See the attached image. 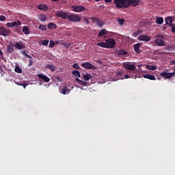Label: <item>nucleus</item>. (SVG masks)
<instances>
[{
	"mask_svg": "<svg viewBox=\"0 0 175 175\" xmlns=\"http://www.w3.org/2000/svg\"><path fill=\"white\" fill-rule=\"evenodd\" d=\"M105 42L107 46V49H114V47H116V40L114 39H107Z\"/></svg>",
	"mask_w": 175,
	"mask_h": 175,
	"instance_id": "nucleus-4",
	"label": "nucleus"
},
{
	"mask_svg": "<svg viewBox=\"0 0 175 175\" xmlns=\"http://www.w3.org/2000/svg\"><path fill=\"white\" fill-rule=\"evenodd\" d=\"M37 9L39 10H44V12H47L49 10L48 7L44 4H40L37 6Z\"/></svg>",
	"mask_w": 175,
	"mask_h": 175,
	"instance_id": "nucleus-18",
	"label": "nucleus"
},
{
	"mask_svg": "<svg viewBox=\"0 0 175 175\" xmlns=\"http://www.w3.org/2000/svg\"><path fill=\"white\" fill-rule=\"evenodd\" d=\"M85 23H86V24H90V21H88V19H85L84 20Z\"/></svg>",
	"mask_w": 175,
	"mask_h": 175,
	"instance_id": "nucleus-52",
	"label": "nucleus"
},
{
	"mask_svg": "<svg viewBox=\"0 0 175 175\" xmlns=\"http://www.w3.org/2000/svg\"><path fill=\"white\" fill-rule=\"evenodd\" d=\"M156 23L159 24V25H162L163 24V18L157 16L156 18Z\"/></svg>",
	"mask_w": 175,
	"mask_h": 175,
	"instance_id": "nucleus-24",
	"label": "nucleus"
},
{
	"mask_svg": "<svg viewBox=\"0 0 175 175\" xmlns=\"http://www.w3.org/2000/svg\"><path fill=\"white\" fill-rule=\"evenodd\" d=\"M124 68L127 69V70H135V69H136V66L128 63H124Z\"/></svg>",
	"mask_w": 175,
	"mask_h": 175,
	"instance_id": "nucleus-13",
	"label": "nucleus"
},
{
	"mask_svg": "<svg viewBox=\"0 0 175 175\" xmlns=\"http://www.w3.org/2000/svg\"><path fill=\"white\" fill-rule=\"evenodd\" d=\"M160 75L165 79H172V77H174L175 75V72H166L163 71V72H161Z\"/></svg>",
	"mask_w": 175,
	"mask_h": 175,
	"instance_id": "nucleus-6",
	"label": "nucleus"
},
{
	"mask_svg": "<svg viewBox=\"0 0 175 175\" xmlns=\"http://www.w3.org/2000/svg\"><path fill=\"white\" fill-rule=\"evenodd\" d=\"M129 2V6H133V8H136V6H139V3H140V0H128Z\"/></svg>",
	"mask_w": 175,
	"mask_h": 175,
	"instance_id": "nucleus-12",
	"label": "nucleus"
},
{
	"mask_svg": "<svg viewBox=\"0 0 175 175\" xmlns=\"http://www.w3.org/2000/svg\"><path fill=\"white\" fill-rule=\"evenodd\" d=\"M144 79H148V80H156L155 76L151 75L150 74H146L144 75Z\"/></svg>",
	"mask_w": 175,
	"mask_h": 175,
	"instance_id": "nucleus-21",
	"label": "nucleus"
},
{
	"mask_svg": "<svg viewBox=\"0 0 175 175\" xmlns=\"http://www.w3.org/2000/svg\"><path fill=\"white\" fill-rule=\"evenodd\" d=\"M81 66L85 69H93L95 70V66L92 65V64L90 62H84L81 64Z\"/></svg>",
	"mask_w": 175,
	"mask_h": 175,
	"instance_id": "nucleus-8",
	"label": "nucleus"
},
{
	"mask_svg": "<svg viewBox=\"0 0 175 175\" xmlns=\"http://www.w3.org/2000/svg\"><path fill=\"white\" fill-rule=\"evenodd\" d=\"M111 1H113V0H105V2H106L107 3H110V2H111Z\"/></svg>",
	"mask_w": 175,
	"mask_h": 175,
	"instance_id": "nucleus-53",
	"label": "nucleus"
},
{
	"mask_svg": "<svg viewBox=\"0 0 175 175\" xmlns=\"http://www.w3.org/2000/svg\"><path fill=\"white\" fill-rule=\"evenodd\" d=\"M14 46L17 50H24V49H25V45L21 42H16Z\"/></svg>",
	"mask_w": 175,
	"mask_h": 175,
	"instance_id": "nucleus-15",
	"label": "nucleus"
},
{
	"mask_svg": "<svg viewBox=\"0 0 175 175\" xmlns=\"http://www.w3.org/2000/svg\"><path fill=\"white\" fill-rule=\"evenodd\" d=\"M133 36L134 38H136L137 36H139V31L135 32L133 33Z\"/></svg>",
	"mask_w": 175,
	"mask_h": 175,
	"instance_id": "nucleus-48",
	"label": "nucleus"
},
{
	"mask_svg": "<svg viewBox=\"0 0 175 175\" xmlns=\"http://www.w3.org/2000/svg\"><path fill=\"white\" fill-rule=\"evenodd\" d=\"M47 28H48V29H57V25H55L53 23H51L48 24Z\"/></svg>",
	"mask_w": 175,
	"mask_h": 175,
	"instance_id": "nucleus-25",
	"label": "nucleus"
},
{
	"mask_svg": "<svg viewBox=\"0 0 175 175\" xmlns=\"http://www.w3.org/2000/svg\"><path fill=\"white\" fill-rule=\"evenodd\" d=\"M121 80H124V79H123V78H121Z\"/></svg>",
	"mask_w": 175,
	"mask_h": 175,
	"instance_id": "nucleus-57",
	"label": "nucleus"
},
{
	"mask_svg": "<svg viewBox=\"0 0 175 175\" xmlns=\"http://www.w3.org/2000/svg\"><path fill=\"white\" fill-rule=\"evenodd\" d=\"M79 85H82L83 87H85L87 85V82L84 81H81L79 82Z\"/></svg>",
	"mask_w": 175,
	"mask_h": 175,
	"instance_id": "nucleus-41",
	"label": "nucleus"
},
{
	"mask_svg": "<svg viewBox=\"0 0 175 175\" xmlns=\"http://www.w3.org/2000/svg\"><path fill=\"white\" fill-rule=\"evenodd\" d=\"M142 46V44L137 43L133 45L134 50L137 54H140V46Z\"/></svg>",
	"mask_w": 175,
	"mask_h": 175,
	"instance_id": "nucleus-17",
	"label": "nucleus"
},
{
	"mask_svg": "<svg viewBox=\"0 0 175 175\" xmlns=\"http://www.w3.org/2000/svg\"><path fill=\"white\" fill-rule=\"evenodd\" d=\"M0 55H3V52H2V50L0 49Z\"/></svg>",
	"mask_w": 175,
	"mask_h": 175,
	"instance_id": "nucleus-54",
	"label": "nucleus"
},
{
	"mask_svg": "<svg viewBox=\"0 0 175 175\" xmlns=\"http://www.w3.org/2000/svg\"><path fill=\"white\" fill-rule=\"evenodd\" d=\"M173 21V19L172 18V16H168L165 18V24L167 25H170L172 27V22Z\"/></svg>",
	"mask_w": 175,
	"mask_h": 175,
	"instance_id": "nucleus-23",
	"label": "nucleus"
},
{
	"mask_svg": "<svg viewBox=\"0 0 175 175\" xmlns=\"http://www.w3.org/2000/svg\"><path fill=\"white\" fill-rule=\"evenodd\" d=\"M38 29L41 31H46L47 27L45 25H40Z\"/></svg>",
	"mask_w": 175,
	"mask_h": 175,
	"instance_id": "nucleus-34",
	"label": "nucleus"
},
{
	"mask_svg": "<svg viewBox=\"0 0 175 175\" xmlns=\"http://www.w3.org/2000/svg\"><path fill=\"white\" fill-rule=\"evenodd\" d=\"M6 20V16L3 15L0 16V21H5Z\"/></svg>",
	"mask_w": 175,
	"mask_h": 175,
	"instance_id": "nucleus-45",
	"label": "nucleus"
},
{
	"mask_svg": "<svg viewBox=\"0 0 175 175\" xmlns=\"http://www.w3.org/2000/svg\"><path fill=\"white\" fill-rule=\"evenodd\" d=\"M72 9H73V12H75L76 13H80L85 10V8L81 5H74L72 7Z\"/></svg>",
	"mask_w": 175,
	"mask_h": 175,
	"instance_id": "nucleus-5",
	"label": "nucleus"
},
{
	"mask_svg": "<svg viewBox=\"0 0 175 175\" xmlns=\"http://www.w3.org/2000/svg\"><path fill=\"white\" fill-rule=\"evenodd\" d=\"M56 80L57 81H59L60 83H61V81H62V79H61V77L59 76L56 77Z\"/></svg>",
	"mask_w": 175,
	"mask_h": 175,
	"instance_id": "nucleus-49",
	"label": "nucleus"
},
{
	"mask_svg": "<svg viewBox=\"0 0 175 175\" xmlns=\"http://www.w3.org/2000/svg\"><path fill=\"white\" fill-rule=\"evenodd\" d=\"M33 65V61L32 59H29L28 66H32Z\"/></svg>",
	"mask_w": 175,
	"mask_h": 175,
	"instance_id": "nucleus-46",
	"label": "nucleus"
},
{
	"mask_svg": "<svg viewBox=\"0 0 175 175\" xmlns=\"http://www.w3.org/2000/svg\"><path fill=\"white\" fill-rule=\"evenodd\" d=\"M69 92H70V90L68 89V87L64 86L62 90V94H63V95H66V94H69Z\"/></svg>",
	"mask_w": 175,
	"mask_h": 175,
	"instance_id": "nucleus-22",
	"label": "nucleus"
},
{
	"mask_svg": "<svg viewBox=\"0 0 175 175\" xmlns=\"http://www.w3.org/2000/svg\"><path fill=\"white\" fill-rule=\"evenodd\" d=\"M172 65H175V61H172Z\"/></svg>",
	"mask_w": 175,
	"mask_h": 175,
	"instance_id": "nucleus-56",
	"label": "nucleus"
},
{
	"mask_svg": "<svg viewBox=\"0 0 175 175\" xmlns=\"http://www.w3.org/2000/svg\"><path fill=\"white\" fill-rule=\"evenodd\" d=\"M54 46H55V43L53 40H51L49 42V48L53 49Z\"/></svg>",
	"mask_w": 175,
	"mask_h": 175,
	"instance_id": "nucleus-40",
	"label": "nucleus"
},
{
	"mask_svg": "<svg viewBox=\"0 0 175 175\" xmlns=\"http://www.w3.org/2000/svg\"><path fill=\"white\" fill-rule=\"evenodd\" d=\"M67 20L72 23H80V21H81V17L76 14H72L68 15Z\"/></svg>",
	"mask_w": 175,
	"mask_h": 175,
	"instance_id": "nucleus-2",
	"label": "nucleus"
},
{
	"mask_svg": "<svg viewBox=\"0 0 175 175\" xmlns=\"http://www.w3.org/2000/svg\"><path fill=\"white\" fill-rule=\"evenodd\" d=\"M45 68L46 69H49L50 70H51V72H54V70H55V67H54V66L51 64H46Z\"/></svg>",
	"mask_w": 175,
	"mask_h": 175,
	"instance_id": "nucleus-27",
	"label": "nucleus"
},
{
	"mask_svg": "<svg viewBox=\"0 0 175 175\" xmlns=\"http://www.w3.org/2000/svg\"><path fill=\"white\" fill-rule=\"evenodd\" d=\"M38 77H39V79H41V80H43V81H44L45 83H49V81H50V78L43 74H38Z\"/></svg>",
	"mask_w": 175,
	"mask_h": 175,
	"instance_id": "nucleus-14",
	"label": "nucleus"
},
{
	"mask_svg": "<svg viewBox=\"0 0 175 175\" xmlns=\"http://www.w3.org/2000/svg\"><path fill=\"white\" fill-rule=\"evenodd\" d=\"M72 68L74 69H80V66H79V64H77V63H75L73 65H72Z\"/></svg>",
	"mask_w": 175,
	"mask_h": 175,
	"instance_id": "nucleus-42",
	"label": "nucleus"
},
{
	"mask_svg": "<svg viewBox=\"0 0 175 175\" xmlns=\"http://www.w3.org/2000/svg\"><path fill=\"white\" fill-rule=\"evenodd\" d=\"M39 19L40 21H42V23H44V21H46V20L47 19V18L46 17V15L44 14H41L39 17Z\"/></svg>",
	"mask_w": 175,
	"mask_h": 175,
	"instance_id": "nucleus-32",
	"label": "nucleus"
},
{
	"mask_svg": "<svg viewBox=\"0 0 175 175\" xmlns=\"http://www.w3.org/2000/svg\"><path fill=\"white\" fill-rule=\"evenodd\" d=\"M69 14L64 12V11H59L56 13L57 17H59L60 18L66 19L68 18Z\"/></svg>",
	"mask_w": 175,
	"mask_h": 175,
	"instance_id": "nucleus-7",
	"label": "nucleus"
},
{
	"mask_svg": "<svg viewBox=\"0 0 175 175\" xmlns=\"http://www.w3.org/2000/svg\"><path fill=\"white\" fill-rule=\"evenodd\" d=\"M97 25H98V27H100V28H102V27H103V25H105V22H103V21L99 19L98 21L97 22Z\"/></svg>",
	"mask_w": 175,
	"mask_h": 175,
	"instance_id": "nucleus-33",
	"label": "nucleus"
},
{
	"mask_svg": "<svg viewBox=\"0 0 175 175\" xmlns=\"http://www.w3.org/2000/svg\"><path fill=\"white\" fill-rule=\"evenodd\" d=\"M75 80L77 81L78 84H79L80 82L81 81V80H80V79L79 78H76Z\"/></svg>",
	"mask_w": 175,
	"mask_h": 175,
	"instance_id": "nucleus-51",
	"label": "nucleus"
},
{
	"mask_svg": "<svg viewBox=\"0 0 175 175\" xmlns=\"http://www.w3.org/2000/svg\"><path fill=\"white\" fill-rule=\"evenodd\" d=\"M116 9H128L129 3L128 0H113Z\"/></svg>",
	"mask_w": 175,
	"mask_h": 175,
	"instance_id": "nucleus-1",
	"label": "nucleus"
},
{
	"mask_svg": "<svg viewBox=\"0 0 175 175\" xmlns=\"http://www.w3.org/2000/svg\"><path fill=\"white\" fill-rule=\"evenodd\" d=\"M138 40L142 42H150L151 40V37L146 35H142L138 36Z\"/></svg>",
	"mask_w": 175,
	"mask_h": 175,
	"instance_id": "nucleus-11",
	"label": "nucleus"
},
{
	"mask_svg": "<svg viewBox=\"0 0 175 175\" xmlns=\"http://www.w3.org/2000/svg\"><path fill=\"white\" fill-rule=\"evenodd\" d=\"M94 77L92 75L88 74H83V79L85 80V81H88V80H91V79H93Z\"/></svg>",
	"mask_w": 175,
	"mask_h": 175,
	"instance_id": "nucleus-20",
	"label": "nucleus"
},
{
	"mask_svg": "<svg viewBox=\"0 0 175 175\" xmlns=\"http://www.w3.org/2000/svg\"><path fill=\"white\" fill-rule=\"evenodd\" d=\"M90 19L92 20V23H98L99 20V18H92V17L90 18Z\"/></svg>",
	"mask_w": 175,
	"mask_h": 175,
	"instance_id": "nucleus-43",
	"label": "nucleus"
},
{
	"mask_svg": "<svg viewBox=\"0 0 175 175\" xmlns=\"http://www.w3.org/2000/svg\"><path fill=\"white\" fill-rule=\"evenodd\" d=\"M72 75H73L76 77H81V75H80V72H79L77 70H72Z\"/></svg>",
	"mask_w": 175,
	"mask_h": 175,
	"instance_id": "nucleus-31",
	"label": "nucleus"
},
{
	"mask_svg": "<svg viewBox=\"0 0 175 175\" xmlns=\"http://www.w3.org/2000/svg\"><path fill=\"white\" fill-rule=\"evenodd\" d=\"M172 32H175V25H172Z\"/></svg>",
	"mask_w": 175,
	"mask_h": 175,
	"instance_id": "nucleus-50",
	"label": "nucleus"
},
{
	"mask_svg": "<svg viewBox=\"0 0 175 175\" xmlns=\"http://www.w3.org/2000/svg\"><path fill=\"white\" fill-rule=\"evenodd\" d=\"M118 21L119 25H124V23H125V20H124L122 18L118 19Z\"/></svg>",
	"mask_w": 175,
	"mask_h": 175,
	"instance_id": "nucleus-39",
	"label": "nucleus"
},
{
	"mask_svg": "<svg viewBox=\"0 0 175 175\" xmlns=\"http://www.w3.org/2000/svg\"><path fill=\"white\" fill-rule=\"evenodd\" d=\"M97 46H98V47H103V49H107L108 47L106 42H98Z\"/></svg>",
	"mask_w": 175,
	"mask_h": 175,
	"instance_id": "nucleus-29",
	"label": "nucleus"
},
{
	"mask_svg": "<svg viewBox=\"0 0 175 175\" xmlns=\"http://www.w3.org/2000/svg\"><path fill=\"white\" fill-rule=\"evenodd\" d=\"M104 35H107V31H106L105 29H103L99 31L98 36H103Z\"/></svg>",
	"mask_w": 175,
	"mask_h": 175,
	"instance_id": "nucleus-28",
	"label": "nucleus"
},
{
	"mask_svg": "<svg viewBox=\"0 0 175 175\" xmlns=\"http://www.w3.org/2000/svg\"><path fill=\"white\" fill-rule=\"evenodd\" d=\"M15 84H16V85H21V87H23V88L27 87V83L23 81L15 82Z\"/></svg>",
	"mask_w": 175,
	"mask_h": 175,
	"instance_id": "nucleus-30",
	"label": "nucleus"
},
{
	"mask_svg": "<svg viewBox=\"0 0 175 175\" xmlns=\"http://www.w3.org/2000/svg\"><path fill=\"white\" fill-rule=\"evenodd\" d=\"M15 72H16V73H22L23 70L19 66H16L15 67Z\"/></svg>",
	"mask_w": 175,
	"mask_h": 175,
	"instance_id": "nucleus-36",
	"label": "nucleus"
},
{
	"mask_svg": "<svg viewBox=\"0 0 175 175\" xmlns=\"http://www.w3.org/2000/svg\"><path fill=\"white\" fill-rule=\"evenodd\" d=\"M165 37L162 34H158L157 38L154 40V42L157 46H165Z\"/></svg>",
	"mask_w": 175,
	"mask_h": 175,
	"instance_id": "nucleus-3",
	"label": "nucleus"
},
{
	"mask_svg": "<svg viewBox=\"0 0 175 175\" xmlns=\"http://www.w3.org/2000/svg\"><path fill=\"white\" fill-rule=\"evenodd\" d=\"M124 79H132V77H133V75H125L124 76Z\"/></svg>",
	"mask_w": 175,
	"mask_h": 175,
	"instance_id": "nucleus-44",
	"label": "nucleus"
},
{
	"mask_svg": "<svg viewBox=\"0 0 175 175\" xmlns=\"http://www.w3.org/2000/svg\"><path fill=\"white\" fill-rule=\"evenodd\" d=\"M41 44L42 46H47L49 44V40H42L41 42Z\"/></svg>",
	"mask_w": 175,
	"mask_h": 175,
	"instance_id": "nucleus-38",
	"label": "nucleus"
},
{
	"mask_svg": "<svg viewBox=\"0 0 175 175\" xmlns=\"http://www.w3.org/2000/svg\"><path fill=\"white\" fill-rule=\"evenodd\" d=\"M0 35L2 36H9V35H10V31L5 27H0Z\"/></svg>",
	"mask_w": 175,
	"mask_h": 175,
	"instance_id": "nucleus-10",
	"label": "nucleus"
},
{
	"mask_svg": "<svg viewBox=\"0 0 175 175\" xmlns=\"http://www.w3.org/2000/svg\"><path fill=\"white\" fill-rule=\"evenodd\" d=\"M116 75H117V76H122V75H124V72H122V71H118L116 72Z\"/></svg>",
	"mask_w": 175,
	"mask_h": 175,
	"instance_id": "nucleus-47",
	"label": "nucleus"
},
{
	"mask_svg": "<svg viewBox=\"0 0 175 175\" xmlns=\"http://www.w3.org/2000/svg\"><path fill=\"white\" fill-rule=\"evenodd\" d=\"M147 69L148 70H157V68L155 66H146Z\"/></svg>",
	"mask_w": 175,
	"mask_h": 175,
	"instance_id": "nucleus-35",
	"label": "nucleus"
},
{
	"mask_svg": "<svg viewBox=\"0 0 175 175\" xmlns=\"http://www.w3.org/2000/svg\"><path fill=\"white\" fill-rule=\"evenodd\" d=\"M22 31L25 35H29L30 33L29 29H28V27L24 26L22 29Z\"/></svg>",
	"mask_w": 175,
	"mask_h": 175,
	"instance_id": "nucleus-26",
	"label": "nucleus"
},
{
	"mask_svg": "<svg viewBox=\"0 0 175 175\" xmlns=\"http://www.w3.org/2000/svg\"><path fill=\"white\" fill-rule=\"evenodd\" d=\"M52 2H58V0H51Z\"/></svg>",
	"mask_w": 175,
	"mask_h": 175,
	"instance_id": "nucleus-55",
	"label": "nucleus"
},
{
	"mask_svg": "<svg viewBox=\"0 0 175 175\" xmlns=\"http://www.w3.org/2000/svg\"><path fill=\"white\" fill-rule=\"evenodd\" d=\"M20 25H21V22H20V21H18L17 22L14 21L13 23H8L6 24L8 28H13V27H20Z\"/></svg>",
	"mask_w": 175,
	"mask_h": 175,
	"instance_id": "nucleus-9",
	"label": "nucleus"
},
{
	"mask_svg": "<svg viewBox=\"0 0 175 175\" xmlns=\"http://www.w3.org/2000/svg\"><path fill=\"white\" fill-rule=\"evenodd\" d=\"M116 54H117V55H126L128 52L124 49H117L116 51Z\"/></svg>",
	"mask_w": 175,
	"mask_h": 175,
	"instance_id": "nucleus-16",
	"label": "nucleus"
},
{
	"mask_svg": "<svg viewBox=\"0 0 175 175\" xmlns=\"http://www.w3.org/2000/svg\"><path fill=\"white\" fill-rule=\"evenodd\" d=\"M22 54H23V55H25V56L26 57V58H29L30 59H32V57H31V55L27 54V52H25V51H23L22 52Z\"/></svg>",
	"mask_w": 175,
	"mask_h": 175,
	"instance_id": "nucleus-37",
	"label": "nucleus"
},
{
	"mask_svg": "<svg viewBox=\"0 0 175 175\" xmlns=\"http://www.w3.org/2000/svg\"><path fill=\"white\" fill-rule=\"evenodd\" d=\"M14 46H13V43L10 42L9 45L7 46V52L8 53H13L14 51Z\"/></svg>",
	"mask_w": 175,
	"mask_h": 175,
	"instance_id": "nucleus-19",
	"label": "nucleus"
}]
</instances>
